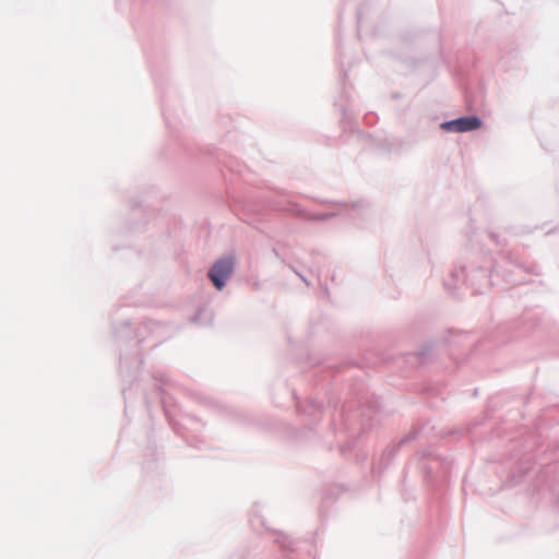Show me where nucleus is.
<instances>
[{
	"label": "nucleus",
	"mask_w": 559,
	"mask_h": 559,
	"mask_svg": "<svg viewBox=\"0 0 559 559\" xmlns=\"http://www.w3.org/2000/svg\"><path fill=\"white\" fill-rule=\"evenodd\" d=\"M233 270L234 260L231 258L221 259L211 269L209 277L217 289H222L226 280L230 276Z\"/></svg>",
	"instance_id": "f257e3e1"
},
{
	"label": "nucleus",
	"mask_w": 559,
	"mask_h": 559,
	"mask_svg": "<svg viewBox=\"0 0 559 559\" xmlns=\"http://www.w3.org/2000/svg\"><path fill=\"white\" fill-rule=\"evenodd\" d=\"M481 121L475 116L462 117L452 121L444 122L442 128L452 132H466L480 128Z\"/></svg>",
	"instance_id": "f03ea898"
}]
</instances>
